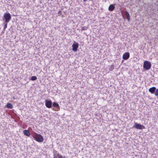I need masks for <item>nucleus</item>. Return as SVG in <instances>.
Segmentation results:
<instances>
[{
    "label": "nucleus",
    "mask_w": 158,
    "mask_h": 158,
    "mask_svg": "<svg viewBox=\"0 0 158 158\" xmlns=\"http://www.w3.org/2000/svg\"><path fill=\"white\" fill-rule=\"evenodd\" d=\"M34 139L39 142H41L44 141L43 137L40 135L35 133L33 135Z\"/></svg>",
    "instance_id": "1"
},
{
    "label": "nucleus",
    "mask_w": 158,
    "mask_h": 158,
    "mask_svg": "<svg viewBox=\"0 0 158 158\" xmlns=\"http://www.w3.org/2000/svg\"><path fill=\"white\" fill-rule=\"evenodd\" d=\"M151 67V64L150 61L145 60L144 62L143 67L146 70L149 69Z\"/></svg>",
    "instance_id": "2"
},
{
    "label": "nucleus",
    "mask_w": 158,
    "mask_h": 158,
    "mask_svg": "<svg viewBox=\"0 0 158 158\" xmlns=\"http://www.w3.org/2000/svg\"><path fill=\"white\" fill-rule=\"evenodd\" d=\"M3 19L5 20V23H8L11 19V16L9 13H5L4 15Z\"/></svg>",
    "instance_id": "3"
},
{
    "label": "nucleus",
    "mask_w": 158,
    "mask_h": 158,
    "mask_svg": "<svg viewBox=\"0 0 158 158\" xmlns=\"http://www.w3.org/2000/svg\"><path fill=\"white\" fill-rule=\"evenodd\" d=\"M135 127L136 129L142 130L145 128L144 126L141 125L140 124H139L137 123H135Z\"/></svg>",
    "instance_id": "4"
},
{
    "label": "nucleus",
    "mask_w": 158,
    "mask_h": 158,
    "mask_svg": "<svg viewBox=\"0 0 158 158\" xmlns=\"http://www.w3.org/2000/svg\"><path fill=\"white\" fill-rule=\"evenodd\" d=\"M45 105L46 107L49 108H51L52 106V102L51 101L46 100L45 101Z\"/></svg>",
    "instance_id": "5"
},
{
    "label": "nucleus",
    "mask_w": 158,
    "mask_h": 158,
    "mask_svg": "<svg viewBox=\"0 0 158 158\" xmlns=\"http://www.w3.org/2000/svg\"><path fill=\"white\" fill-rule=\"evenodd\" d=\"M130 57V54L128 52H126L124 53L123 56V58L124 60H127Z\"/></svg>",
    "instance_id": "6"
},
{
    "label": "nucleus",
    "mask_w": 158,
    "mask_h": 158,
    "mask_svg": "<svg viewBox=\"0 0 158 158\" xmlns=\"http://www.w3.org/2000/svg\"><path fill=\"white\" fill-rule=\"evenodd\" d=\"M72 47H73L72 50L75 52L77 51V49L78 47V43L73 44L72 45Z\"/></svg>",
    "instance_id": "7"
},
{
    "label": "nucleus",
    "mask_w": 158,
    "mask_h": 158,
    "mask_svg": "<svg viewBox=\"0 0 158 158\" xmlns=\"http://www.w3.org/2000/svg\"><path fill=\"white\" fill-rule=\"evenodd\" d=\"M54 156V157H56V158H64V157H63L62 155H60L57 151H56L55 152Z\"/></svg>",
    "instance_id": "8"
},
{
    "label": "nucleus",
    "mask_w": 158,
    "mask_h": 158,
    "mask_svg": "<svg viewBox=\"0 0 158 158\" xmlns=\"http://www.w3.org/2000/svg\"><path fill=\"white\" fill-rule=\"evenodd\" d=\"M53 106L57 108V109L55 110V111H58L60 110V107L59 104L55 102H53Z\"/></svg>",
    "instance_id": "9"
},
{
    "label": "nucleus",
    "mask_w": 158,
    "mask_h": 158,
    "mask_svg": "<svg viewBox=\"0 0 158 158\" xmlns=\"http://www.w3.org/2000/svg\"><path fill=\"white\" fill-rule=\"evenodd\" d=\"M156 88L155 87H153L149 89V91L151 94H153L156 90Z\"/></svg>",
    "instance_id": "10"
},
{
    "label": "nucleus",
    "mask_w": 158,
    "mask_h": 158,
    "mask_svg": "<svg viewBox=\"0 0 158 158\" xmlns=\"http://www.w3.org/2000/svg\"><path fill=\"white\" fill-rule=\"evenodd\" d=\"M23 133L24 135L27 136H29L31 134L30 132L28 130H26L23 131Z\"/></svg>",
    "instance_id": "11"
},
{
    "label": "nucleus",
    "mask_w": 158,
    "mask_h": 158,
    "mask_svg": "<svg viewBox=\"0 0 158 158\" xmlns=\"http://www.w3.org/2000/svg\"><path fill=\"white\" fill-rule=\"evenodd\" d=\"M115 8V7L114 6L113 4H111L110 5L109 7L108 10L110 11H112L114 10Z\"/></svg>",
    "instance_id": "12"
},
{
    "label": "nucleus",
    "mask_w": 158,
    "mask_h": 158,
    "mask_svg": "<svg viewBox=\"0 0 158 158\" xmlns=\"http://www.w3.org/2000/svg\"><path fill=\"white\" fill-rule=\"evenodd\" d=\"M125 14L127 16V19L128 21H129L130 19V16L129 13L127 11H125Z\"/></svg>",
    "instance_id": "13"
},
{
    "label": "nucleus",
    "mask_w": 158,
    "mask_h": 158,
    "mask_svg": "<svg viewBox=\"0 0 158 158\" xmlns=\"http://www.w3.org/2000/svg\"><path fill=\"white\" fill-rule=\"evenodd\" d=\"M6 107L9 109L12 108L13 106L10 103H8L6 105Z\"/></svg>",
    "instance_id": "14"
},
{
    "label": "nucleus",
    "mask_w": 158,
    "mask_h": 158,
    "mask_svg": "<svg viewBox=\"0 0 158 158\" xmlns=\"http://www.w3.org/2000/svg\"><path fill=\"white\" fill-rule=\"evenodd\" d=\"M88 28V27L84 26L82 27H81V30L82 31L87 30Z\"/></svg>",
    "instance_id": "15"
},
{
    "label": "nucleus",
    "mask_w": 158,
    "mask_h": 158,
    "mask_svg": "<svg viewBox=\"0 0 158 158\" xmlns=\"http://www.w3.org/2000/svg\"><path fill=\"white\" fill-rule=\"evenodd\" d=\"M37 79V77L35 76H32L31 77V80L32 81H35Z\"/></svg>",
    "instance_id": "16"
},
{
    "label": "nucleus",
    "mask_w": 158,
    "mask_h": 158,
    "mask_svg": "<svg viewBox=\"0 0 158 158\" xmlns=\"http://www.w3.org/2000/svg\"><path fill=\"white\" fill-rule=\"evenodd\" d=\"M7 23H5L4 25V27H3V31H5L6 28H7Z\"/></svg>",
    "instance_id": "17"
},
{
    "label": "nucleus",
    "mask_w": 158,
    "mask_h": 158,
    "mask_svg": "<svg viewBox=\"0 0 158 158\" xmlns=\"http://www.w3.org/2000/svg\"><path fill=\"white\" fill-rule=\"evenodd\" d=\"M155 95L158 97V89H156L155 91Z\"/></svg>",
    "instance_id": "18"
},
{
    "label": "nucleus",
    "mask_w": 158,
    "mask_h": 158,
    "mask_svg": "<svg viewBox=\"0 0 158 158\" xmlns=\"http://www.w3.org/2000/svg\"><path fill=\"white\" fill-rule=\"evenodd\" d=\"M111 67H112V69H111V70L110 69V70L112 71V70H113V69H114V65H111Z\"/></svg>",
    "instance_id": "19"
},
{
    "label": "nucleus",
    "mask_w": 158,
    "mask_h": 158,
    "mask_svg": "<svg viewBox=\"0 0 158 158\" xmlns=\"http://www.w3.org/2000/svg\"><path fill=\"white\" fill-rule=\"evenodd\" d=\"M87 0H83V2H86Z\"/></svg>",
    "instance_id": "20"
},
{
    "label": "nucleus",
    "mask_w": 158,
    "mask_h": 158,
    "mask_svg": "<svg viewBox=\"0 0 158 158\" xmlns=\"http://www.w3.org/2000/svg\"><path fill=\"white\" fill-rule=\"evenodd\" d=\"M60 12H61V11H58V13H60Z\"/></svg>",
    "instance_id": "21"
},
{
    "label": "nucleus",
    "mask_w": 158,
    "mask_h": 158,
    "mask_svg": "<svg viewBox=\"0 0 158 158\" xmlns=\"http://www.w3.org/2000/svg\"><path fill=\"white\" fill-rule=\"evenodd\" d=\"M53 158H56V157H53Z\"/></svg>",
    "instance_id": "22"
}]
</instances>
